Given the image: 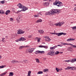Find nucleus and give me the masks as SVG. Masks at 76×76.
<instances>
[{
	"instance_id": "28",
	"label": "nucleus",
	"mask_w": 76,
	"mask_h": 76,
	"mask_svg": "<svg viewBox=\"0 0 76 76\" xmlns=\"http://www.w3.org/2000/svg\"><path fill=\"white\" fill-rule=\"evenodd\" d=\"M42 73H43V72H42V71H40L38 72L37 74H42Z\"/></svg>"
},
{
	"instance_id": "60",
	"label": "nucleus",
	"mask_w": 76,
	"mask_h": 76,
	"mask_svg": "<svg viewBox=\"0 0 76 76\" xmlns=\"http://www.w3.org/2000/svg\"><path fill=\"white\" fill-rule=\"evenodd\" d=\"M1 56H0V58H1Z\"/></svg>"
},
{
	"instance_id": "46",
	"label": "nucleus",
	"mask_w": 76,
	"mask_h": 76,
	"mask_svg": "<svg viewBox=\"0 0 76 76\" xmlns=\"http://www.w3.org/2000/svg\"><path fill=\"white\" fill-rule=\"evenodd\" d=\"M43 1H50V0H43Z\"/></svg>"
},
{
	"instance_id": "30",
	"label": "nucleus",
	"mask_w": 76,
	"mask_h": 76,
	"mask_svg": "<svg viewBox=\"0 0 76 76\" xmlns=\"http://www.w3.org/2000/svg\"><path fill=\"white\" fill-rule=\"evenodd\" d=\"M43 48H45L47 49V48H48V47L46 46H43Z\"/></svg>"
},
{
	"instance_id": "62",
	"label": "nucleus",
	"mask_w": 76,
	"mask_h": 76,
	"mask_svg": "<svg viewBox=\"0 0 76 76\" xmlns=\"http://www.w3.org/2000/svg\"><path fill=\"white\" fill-rule=\"evenodd\" d=\"M0 20H1V19H0Z\"/></svg>"
},
{
	"instance_id": "37",
	"label": "nucleus",
	"mask_w": 76,
	"mask_h": 76,
	"mask_svg": "<svg viewBox=\"0 0 76 76\" xmlns=\"http://www.w3.org/2000/svg\"><path fill=\"white\" fill-rule=\"evenodd\" d=\"M34 17H35L36 18H37V17H39V15H34Z\"/></svg>"
},
{
	"instance_id": "61",
	"label": "nucleus",
	"mask_w": 76,
	"mask_h": 76,
	"mask_svg": "<svg viewBox=\"0 0 76 76\" xmlns=\"http://www.w3.org/2000/svg\"><path fill=\"white\" fill-rule=\"evenodd\" d=\"M61 53H63V52H61Z\"/></svg>"
},
{
	"instance_id": "22",
	"label": "nucleus",
	"mask_w": 76,
	"mask_h": 76,
	"mask_svg": "<svg viewBox=\"0 0 76 76\" xmlns=\"http://www.w3.org/2000/svg\"><path fill=\"white\" fill-rule=\"evenodd\" d=\"M44 72H48V69H45L43 70Z\"/></svg>"
},
{
	"instance_id": "19",
	"label": "nucleus",
	"mask_w": 76,
	"mask_h": 76,
	"mask_svg": "<svg viewBox=\"0 0 76 76\" xmlns=\"http://www.w3.org/2000/svg\"><path fill=\"white\" fill-rule=\"evenodd\" d=\"M55 25L56 26H61V25H60V23H56V24H55Z\"/></svg>"
},
{
	"instance_id": "38",
	"label": "nucleus",
	"mask_w": 76,
	"mask_h": 76,
	"mask_svg": "<svg viewBox=\"0 0 76 76\" xmlns=\"http://www.w3.org/2000/svg\"><path fill=\"white\" fill-rule=\"evenodd\" d=\"M71 41V39L69 38L67 39V41Z\"/></svg>"
},
{
	"instance_id": "15",
	"label": "nucleus",
	"mask_w": 76,
	"mask_h": 76,
	"mask_svg": "<svg viewBox=\"0 0 76 76\" xmlns=\"http://www.w3.org/2000/svg\"><path fill=\"white\" fill-rule=\"evenodd\" d=\"M10 13V10H7L5 12V14L6 15H8V14Z\"/></svg>"
},
{
	"instance_id": "26",
	"label": "nucleus",
	"mask_w": 76,
	"mask_h": 76,
	"mask_svg": "<svg viewBox=\"0 0 76 76\" xmlns=\"http://www.w3.org/2000/svg\"><path fill=\"white\" fill-rule=\"evenodd\" d=\"M59 52L58 51H56V52L55 53V54L56 55H57V54H59Z\"/></svg>"
},
{
	"instance_id": "5",
	"label": "nucleus",
	"mask_w": 76,
	"mask_h": 76,
	"mask_svg": "<svg viewBox=\"0 0 76 76\" xmlns=\"http://www.w3.org/2000/svg\"><path fill=\"white\" fill-rule=\"evenodd\" d=\"M54 51L53 50L48 53L47 55L48 56H54Z\"/></svg>"
},
{
	"instance_id": "10",
	"label": "nucleus",
	"mask_w": 76,
	"mask_h": 76,
	"mask_svg": "<svg viewBox=\"0 0 76 76\" xmlns=\"http://www.w3.org/2000/svg\"><path fill=\"white\" fill-rule=\"evenodd\" d=\"M66 33H58V37L61 36V35H66Z\"/></svg>"
},
{
	"instance_id": "4",
	"label": "nucleus",
	"mask_w": 76,
	"mask_h": 76,
	"mask_svg": "<svg viewBox=\"0 0 76 76\" xmlns=\"http://www.w3.org/2000/svg\"><path fill=\"white\" fill-rule=\"evenodd\" d=\"M25 31L20 29L18 30L17 34H23L25 33Z\"/></svg>"
},
{
	"instance_id": "12",
	"label": "nucleus",
	"mask_w": 76,
	"mask_h": 76,
	"mask_svg": "<svg viewBox=\"0 0 76 76\" xmlns=\"http://www.w3.org/2000/svg\"><path fill=\"white\" fill-rule=\"evenodd\" d=\"M50 34H51L52 35H57L58 37V33H50Z\"/></svg>"
},
{
	"instance_id": "54",
	"label": "nucleus",
	"mask_w": 76,
	"mask_h": 76,
	"mask_svg": "<svg viewBox=\"0 0 76 76\" xmlns=\"http://www.w3.org/2000/svg\"><path fill=\"white\" fill-rule=\"evenodd\" d=\"M5 38H8V36H5Z\"/></svg>"
},
{
	"instance_id": "9",
	"label": "nucleus",
	"mask_w": 76,
	"mask_h": 76,
	"mask_svg": "<svg viewBox=\"0 0 76 76\" xmlns=\"http://www.w3.org/2000/svg\"><path fill=\"white\" fill-rule=\"evenodd\" d=\"M43 4L44 6H49V3L48 2H44Z\"/></svg>"
},
{
	"instance_id": "52",
	"label": "nucleus",
	"mask_w": 76,
	"mask_h": 76,
	"mask_svg": "<svg viewBox=\"0 0 76 76\" xmlns=\"http://www.w3.org/2000/svg\"><path fill=\"white\" fill-rule=\"evenodd\" d=\"M65 70H69L68 66L67 67V68H65Z\"/></svg>"
},
{
	"instance_id": "2",
	"label": "nucleus",
	"mask_w": 76,
	"mask_h": 76,
	"mask_svg": "<svg viewBox=\"0 0 76 76\" xmlns=\"http://www.w3.org/2000/svg\"><path fill=\"white\" fill-rule=\"evenodd\" d=\"M17 6L19 7V8H20V9H22L21 10L19 11V12H22V11L23 12H25L28 9L27 7H26L25 6H23V5L21 4L20 3L18 4Z\"/></svg>"
},
{
	"instance_id": "45",
	"label": "nucleus",
	"mask_w": 76,
	"mask_h": 76,
	"mask_svg": "<svg viewBox=\"0 0 76 76\" xmlns=\"http://www.w3.org/2000/svg\"><path fill=\"white\" fill-rule=\"evenodd\" d=\"M68 68L69 70V69H72V67H69V66H68Z\"/></svg>"
},
{
	"instance_id": "44",
	"label": "nucleus",
	"mask_w": 76,
	"mask_h": 76,
	"mask_svg": "<svg viewBox=\"0 0 76 76\" xmlns=\"http://www.w3.org/2000/svg\"><path fill=\"white\" fill-rule=\"evenodd\" d=\"M50 50H53V49H54V47H52L50 48Z\"/></svg>"
},
{
	"instance_id": "34",
	"label": "nucleus",
	"mask_w": 76,
	"mask_h": 76,
	"mask_svg": "<svg viewBox=\"0 0 76 76\" xmlns=\"http://www.w3.org/2000/svg\"><path fill=\"white\" fill-rule=\"evenodd\" d=\"M0 3H1V4H4V1H2L0 2Z\"/></svg>"
},
{
	"instance_id": "3",
	"label": "nucleus",
	"mask_w": 76,
	"mask_h": 76,
	"mask_svg": "<svg viewBox=\"0 0 76 76\" xmlns=\"http://www.w3.org/2000/svg\"><path fill=\"white\" fill-rule=\"evenodd\" d=\"M53 5H56L58 7H61V6H63V4L61 2H58L57 1H56L53 3Z\"/></svg>"
},
{
	"instance_id": "51",
	"label": "nucleus",
	"mask_w": 76,
	"mask_h": 76,
	"mask_svg": "<svg viewBox=\"0 0 76 76\" xmlns=\"http://www.w3.org/2000/svg\"><path fill=\"white\" fill-rule=\"evenodd\" d=\"M16 42H19V40H15Z\"/></svg>"
},
{
	"instance_id": "39",
	"label": "nucleus",
	"mask_w": 76,
	"mask_h": 76,
	"mask_svg": "<svg viewBox=\"0 0 76 76\" xmlns=\"http://www.w3.org/2000/svg\"><path fill=\"white\" fill-rule=\"evenodd\" d=\"M38 47H39V48H43V45H40L39 46H38Z\"/></svg>"
},
{
	"instance_id": "21",
	"label": "nucleus",
	"mask_w": 76,
	"mask_h": 76,
	"mask_svg": "<svg viewBox=\"0 0 76 76\" xmlns=\"http://www.w3.org/2000/svg\"><path fill=\"white\" fill-rule=\"evenodd\" d=\"M31 71H28L27 76H31Z\"/></svg>"
},
{
	"instance_id": "11",
	"label": "nucleus",
	"mask_w": 76,
	"mask_h": 76,
	"mask_svg": "<svg viewBox=\"0 0 76 76\" xmlns=\"http://www.w3.org/2000/svg\"><path fill=\"white\" fill-rule=\"evenodd\" d=\"M26 40V39L25 38L21 37L19 39V41H25Z\"/></svg>"
},
{
	"instance_id": "42",
	"label": "nucleus",
	"mask_w": 76,
	"mask_h": 76,
	"mask_svg": "<svg viewBox=\"0 0 76 76\" xmlns=\"http://www.w3.org/2000/svg\"><path fill=\"white\" fill-rule=\"evenodd\" d=\"M10 21H12L13 20V19L12 18H10Z\"/></svg>"
},
{
	"instance_id": "16",
	"label": "nucleus",
	"mask_w": 76,
	"mask_h": 76,
	"mask_svg": "<svg viewBox=\"0 0 76 76\" xmlns=\"http://www.w3.org/2000/svg\"><path fill=\"white\" fill-rule=\"evenodd\" d=\"M38 31L40 34H43L44 32V31L43 30H39Z\"/></svg>"
},
{
	"instance_id": "14",
	"label": "nucleus",
	"mask_w": 76,
	"mask_h": 76,
	"mask_svg": "<svg viewBox=\"0 0 76 76\" xmlns=\"http://www.w3.org/2000/svg\"><path fill=\"white\" fill-rule=\"evenodd\" d=\"M4 14L5 13V12H4V11L3 10H0V14L1 15H2V14Z\"/></svg>"
},
{
	"instance_id": "48",
	"label": "nucleus",
	"mask_w": 76,
	"mask_h": 76,
	"mask_svg": "<svg viewBox=\"0 0 76 76\" xmlns=\"http://www.w3.org/2000/svg\"><path fill=\"white\" fill-rule=\"evenodd\" d=\"M71 41H75V39H73L72 38L71 39Z\"/></svg>"
},
{
	"instance_id": "6",
	"label": "nucleus",
	"mask_w": 76,
	"mask_h": 76,
	"mask_svg": "<svg viewBox=\"0 0 76 76\" xmlns=\"http://www.w3.org/2000/svg\"><path fill=\"white\" fill-rule=\"evenodd\" d=\"M34 50H35V49L34 48L28 49H27L26 51L27 52H29V53H32V52L34 51Z\"/></svg>"
},
{
	"instance_id": "58",
	"label": "nucleus",
	"mask_w": 76,
	"mask_h": 76,
	"mask_svg": "<svg viewBox=\"0 0 76 76\" xmlns=\"http://www.w3.org/2000/svg\"><path fill=\"white\" fill-rule=\"evenodd\" d=\"M45 76H48L47 75H46Z\"/></svg>"
},
{
	"instance_id": "31",
	"label": "nucleus",
	"mask_w": 76,
	"mask_h": 76,
	"mask_svg": "<svg viewBox=\"0 0 76 76\" xmlns=\"http://www.w3.org/2000/svg\"><path fill=\"white\" fill-rule=\"evenodd\" d=\"M65 62H67L69 63V62H71L70 60H65Z\"/></svg>"
},
{
	"instance_id": "59",
	"label": "nucleus",
	"mask_w": 76,
	"mask_h": 76,
	"mask_svg": "<svg viewBox=\"0 0 76 76\" xmlns=\"http://www.w3.org/2000/svg\"><path fill=\"white\" fill-rule=\"evenodd\" d=\"M61 70H62V69H61Z\"/></svg>"
},
{
	"instance_id": "41",
	"label": "nucleus",
	"mask_w": 76,
	"mask_h": 76,
	"mask_svg": "<svg viewBox=\"0 0 76 76\" xmlns=\"http://www.w3.org/2000/svg\"><path fill=\"white\" fill-rule=\"evenodd\" d=\"M76 69L75 68V67H72V70H75Z\"/></svg>"
},
{
	"instance_id": "23",
	"label": "nucleus",
	"mask_w": 76,
	"mask_h": 76,
	"mask_svg": "<svg viewBox=\"0 0 76 76\" xmlns=\"http://www.w3.org/2000/svg\"><path fill=\"white\" fill-rule=\"evenodd\" d=\"M42 22V20L41 19H39L37 21V23H38L39 22Z\"/></svg>"
},
{
	"instance_id": "35",
	"label": "nucleus",
	"mask_w": 76,
	"mask_h": 76,
	"mask_svg": "<svg viewBox=\"0 0 76 76\" xmlns=\"http://www.w3.org/2000/svg\"><path fill=\"white\" fill-rule=\"evenodd\" d=\"M40 38H38L37 39V41L38 42L40 41Z\"/></svg>"
},
{
	"instance_id": "40",
	"label": "nucleus",
	"mask_w": 76,
	"mask_h": 76,
	"mask_svg": "<svg viewBox=\"0 0 76 76\" xmlns=\"http://www.w3.org/2000/svg\"><path fill=\"white\" fill-rule=\"evenodd\" d=\"M4 67V66H0V69H2V68H3Z\"/></svg>"
},
{
	"instance_id": "57",
	"label": "nucleus",
	"mask_w": 76,
	"mask_h": 76,
	"mask_svg": "<svg viewBox=\"0 0 76 76\" xmlns=\"http://www.w3.org/2000/svg\"><path fill=\"white\" fill-rule=\"evenodd\" d=\"M18 18H19V19H20V17Z\"/></svg>"
},
{
	"instance_id": "33",
	"label": "nucleus",
	"mask_w": 76,
	"mask_h": 76,
	"mask_svg": "<svg viewBox=\"0 0 76 76\" xmlns=\"http://www.w3.org/2000/svg\"><path fill=\"white\" fill-rule=\"evenodd\" d=\"M64 22H61V23H60V24L61 25H61H63V24H64Z\"/></svg>"
},
{
	"instance_id": "47",
	"label": "nucleus",
	"mask_w": 76,
	"mask_h": 76,
	"mask_svg": "<svg viewBox=\"0 0 76 76\" xmlns=\"http://www.w3.org/2000/svg\"><path fill=\"white\" fill-rule=\"evenodd\" d=\"M5 38H2V42H3V41L4 40V39H5Z\"/></svg>"
},
{
	"instance_id": "49",
	"label": "nucleus",
	"mask_w": 76,
	"mask_h": 76,
	"mask_svg": "<svg viewBox=\"0 0 76 76\" xmlns=\"http://www.w3.org/2000/svg\"><path fill=\"white\" fill-rule=\"evenodd\" d=\"M57 46H55L53 47H54V49H55V48H57Z\"/></svg>"
},
{
	"instance_id": "17",
	"label": "nucleus",
	"mask_w": 76,
	"mask_h": 76,
	"mask_svg": "<svg viewBox=\"0 0 76 76\" xmlns=\"http://www.w3.org/2000/svg\"><path fill=\"white\" fill-rule=\"evenodd\" d=\"M68 51H73V49L72 48L69 47L68 48Z\"/></svg>"
},
{
	"instance_id": "56",
	"label": "nucleus",
	"mask_w": 76,
	"mask_h": 76,
	"mask_svg": "<svg viewBox=\"0 0 76 76\" xmlns=\"http://www.w3.org/2000/svg\"><path fill=\"white\" fill-rule=\"evenodd\" d=\"M47 58H43V59H44V60H45V59H46Z\"/></svg>"
},
{
	"instance_id": "18",
	"label": "nucleus",
	"mask_w": 76,
	"mask_h": 76,
	"mask_svg": "<svg viewBox=\"0 0 76 76\" xmlns=\"http://www.w3.org/2000/svg\"><path fill=\"white\" fill-rule=\"evenodd\" d=\"M11 63H19V62L18 61H17L16 60H15V61H11Z\"/></svg>"
},
{
	"instance_id": "1",
	"label": "nucleus",
	"mask_w": 76,
	"mask_h": 76,
	"mask_svg": "<svg viewBox=\"0 0 76 76\" xmlns=\"http://www.w3.org/2000/svg\"><path fill=\"white\" fill-rule=\"evenodd\" d=\"M61 12V11L60 10L58 9H54L51 10V11L49 12H47L45 13V15H54V13H57V14H58Z\"/></svg>"
},
{
	"instance_id": "36",
	"label": "nucleus",
	"mask_w": 76,
	"mask_h": 76,
	"mask_svg": "<svg viewBox=\"0 0 76 76\" xmlns=\"http://www.w3.org/2000/svg\"><path fill=\"white\" fill-rule=\"evenodd\" d=\"M23 62H25V63H27L28 62V61L27 60H25L23 61Z\"/></svg>"
},
{
	"instance_id": "32",
	"label": "nucleus",
	"mask_w": 76,
	"mask_h": 76,
	"mask_svg": "<svg viewBox=\"0 0 76 76\" xmlns=\"http://www.w3.org/2000/svg\"><path fill=\"white\" fill-rule=\"evenodd\" d=\"M47 38L48 39V41H50L51 39L49 38V37H47Z\"/></svg>"
},
{
	"instance_id": "53",
	"label": "nucleus",
	"mask_w": 76,
	"mask_h": 76,
	"mask_svg": "<svg viewBox=\"0 0 76 76\" xmlns=\"http://www.w3.org/2000/svg\"><path fill=\"white\" fill-rule=\"evenodd\" d=\"M58 46H60V47H62V45H58L57 46V47H58Z\"/></svg>"
},
{
	"instance_id": "55",
	"label": "nucleus",
	"mask_w": 76,
	"mask_h": 76,
	"mask_svg": "<svg viewBox=\"0 0 76 76\" xmlns=\"http://www.w3.org/2000/svg\"><path fill=\"white\" fill-rule=\"evenodd\" d=\"M40 15H41V14L40 13H38V15H40Z\"/></svg>"
},
{
	"instance_id": "24",
	"label": "nucleus",
	"mask_w": 76,
	"mask_h": 76,
	"mask_svg": "<svg viewBox=\"0 0 76 76\" xmlns=\"http://www.w3.org/2000/svg\"><path fill=\"white\" fill-rule=\"evenodd\" d=\"M6 73H4L2 74H1L0 75V76H4V75H6Z\"/></svg>"
},
{
	"instance_id": "25",
	"label": "nucleus",
	"mask_w": 76,
	"mask_h": 76,
	"mask_svg": "<svg viewBox=\"0 0 76 76\" xmlns=\"http://www.w3.org/2000/svg\"><path fill=\"white\" fill-rule=\"evenodd\" d=\"M24 47H25V46H21L19 47V49H20V50H21L22 49V48H23Z\"/></svg>"
},
{
	"instance_id": "7",
	"label": "nucleus",
	"mask_w": 76,
	"mask_h": 76,
	"mask_svg": "<svg viewBox=\"0 0 76 76\" xmlns=\"http://www.w3.org/2000/svg\"><path fill=\"white\" fill-rule=\"evenodd\" d=\"M44 51H41L39 50H37L34 53L36 54H38V53H44Z\"/></svg>"
},
{
	"instance_id": "20",
	"label": "nucleus",
	"mask_w": 76,
	"mask_h": 76,
	"mask_svg": "<svg viewBox=\"0 0 76 76\" xmlns=\"http://www.w3.org/2000/svg\"><path fill=\"white\" fill-rule=\"evenodd\" d=\"M14 73L12 72H10V73L9 76H12L13 75Z\"/></svg>"
},
{
	"instance_id": "50",
	"label": "nucleus",
	"mask_w": 76,
	"mask_h": 76,
	"mask_svg": "<svg viewBox=\"0 0 76 76\" xmlns=\"http://www.w3.org/2000/svg\"><path fill=\"white\" fill-rule=\"evenodd\" d=\"M28 38H31V37H32V35H30L28 36Z\"/></svg>"
},
{
	"instance_id": "27",
	"label": "nucleus",
	"mask_w": 76,
	"mask_h": 76,
	"mask_svg": "<svg viewBox=\"0 0 76 76\" xmlns=\"http://www.w3.org/2000/svg\"><path fill=\"white\" fill-rule=\"evenodd\" d=\"M56 70L57 72H59V70H60V69L57 67L56 68Z\"/></svg>"
},
{
	"instance_id": "8",
	"label": "nucleus",
	"mask_w": 76,
	"mask_h": 76,
	"mask_svg": "<svg viewBox=\"0 0 76 76\" xmlns=\"http://www.w3.org/2000/svg\"><path fill=\"white\" fill-rule=\"evenodd\" d=\"M64 45H72L71 47H73V48H76V45H74L72 44H69V43H65Z\"/></svg>"
},
{
	"instance_id": "13",
	"label": "nucleus",
	"mask_w": 76,
	"mask_h": 76,
	"mask_svg": "<svg viewBox=\"0 0 76 76\" xmlns=\"http://www.w3.org/2000/svg\"><path fill=\"white\" fill-rule=\"evenodd\" d=\"M70 61L71 63H74V62H75V61H76V58L71 60Z\"/></svg>"
},
{
	"instance_id": "29",
	"label": "nucleus",
	"mask_w": 76,
	"mask_h": 76,
	"mask_svg": "<svg viewBox=\"0 0 76 76\" xmlns=\"http://www.w3.org/2000/svg\"><path fill=\"white\" fill-rule=\"evenodd\" d=\"M36 60L37 63H39V59H38V58L36 59Z\"/></svg>"
},
{
	"instance_id": "43",
	"label": "nucleus",
	"mask_w": 76,
	"mask_h": 76,
	"mask_svg": "<svg viewBox=\"0 0 76 76\" xmlns=\"http://www.w3.org/2000/svg\"><path fill=\"white\" fill-rule=\"evenodd\" d=\"M60 43L61 44H63V45H64V44H65V43H64L63 42H61Z\"/></svg>"
}]
</instances>
